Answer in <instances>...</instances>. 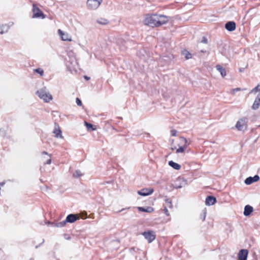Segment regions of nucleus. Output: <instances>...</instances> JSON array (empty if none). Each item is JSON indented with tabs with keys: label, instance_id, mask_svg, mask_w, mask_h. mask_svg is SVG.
Instances as JSON below:
<instances>
[{
	"label": "nucleus",
	"instance_id": "obj_16",
	"mask_svg": "<svg viewBox=\"0 0 260 260\" xmlns=\"http://www.w3.org/2000/svg\"><path fill=\"white\" fill-rule=\"evenodd\" d=\"M225 28L228 31H232L236 29V23L234 21H229L226 23Z\"/></svg>",
	"mask_w": 260,
	"mask_h": 260
},
{
	"label": "nucleus",
	"instance_id": "obj_21",
	"mask_svg": "<svg viewBox=\"0 0 260 260\" xmlns=\"http://www.w3.org/2000/svg\"><path fill=\"white\" fill-rule=\"evenodd\" d=\"M10 29V26L7 24H0V34L7 32Z\"/></svg>",
	"mask_w": 260,
	"mask_h": 260
},
{
	"label": "nucleus",
	"instance_id": "obj_4",
	"mask_svg": "<svg viewBox=\"0 0 260 260\" xmlns=\"http://www.w3.org/2000/svg\"><path fill=\"white\" fill-rule=\"evenodd\" d=\"M248 119L246 117H242L240 119L236 124V128L239 131H244L246 129Z\"/></svg>",
	"mask_w": 260,
	"mask_h": 260
},
{
	"label": "nucleus",
	"instance_id": "obj_39",
	"mask_svg": "<svg viewBox=\"0 0 260 260\" xmlns=\"http://www.w3.org/2000/svg\"><path fill=\"white\" fill-rule=\"evenodd\" d=\"M166 203H167L168 204V206L170 207H171L172 206V203L171 201H169V199H167L166 200Z\"/></svg>",
	"mask_w": 260,
	"mask_h": 260
},
{
	"label": "nucleus",
	"instance_id": "obj_15",
	"mask_svg": "<svg viewBox=\"0 0 260 260\" xmlns=\"http://www.w3.org/2000/svg\"><path fill=\"white\" fill-rule=\"evenodd\" d=\"M248 255V250L246 249H241L238 254V257L240 260H246Z\"/></svg>",
	"mask_w": 260,
	"mask_h": 260
},
{
	"label": "nucleus",
	"instance_id": "obj_5",
	"mask_svg": "<svg viewBox=\"0 0 260 260\" xmlns=\"http://www.w3.org/2000/svg\"><path fill=\"white\" fill-rule=\"evenodd\" d=\"M180 140V144L182 145V146H180L178 149H177L176 153H183L186 149L187 146L190 144L189 142H188L187 140L183 137H180L179 138Z\"/></svg>",
	"mask_w": 260,
	"mask_h": 260
},
{
	"label": "nucleus",
	"instance_id": "obj_1",
	"mask_svg": "<svg viewBox=\"0 0 260 260\" xmlns=\"http://www.w3.org/2000/svg\"><path fill=\"white\" fill-rule=\"evenodd\" d=\"M67 54L66 63L67 68L71 72L76 71L78 67V62L75 53L72 50H69Z\"/></svg>",
	"mask_w": 260,
	"mask_h": 260
},
{
	"label": "nucleus",
	"instance_id": "obj_7",
	"mask_svg": "<svg viewBox=\"0 0 260 260\" xmlns=\"http://www.w3.org/2000/svg\"><path fill=\"white\" fill-rule=\"evenodd\" d=\"M142 234L149 243L153 241L156 238L155 233L153 231H145Z\"/></svg>",
	"mask_w": 260,
	"mask_h": 260
},
{
	"label": "nucleus",
	"instance_id": "obj_18",
	"mask_svg": "<svg viewBox=\"0 0 260 260\" xmlns=\"http://www.w3.org/2000/svg\"><path fill=\"white\" fill-rule=\"evenodd\" d=\"M216 202V199L213 196H208L205 201L206 205L208 206L213 205Z\"/></svg>",
	"mask_w": 260,
	"mask_h": 260
},
{
	"label": "nucleus",
	"instance_id": "obj_11",
	"mask_svg": "<svg viewBox=\"0 0 260 260\" xmlns=\"http://www.w3.org/2000/svg\"><path fill=\"white\" fill-rule=\"evenodd\" d=\"M79 219V216L77 214H70L68 215L65 220L66 223L67 222L73 223Z\"/></svg>",
	"mask_w": 260,
	"mask_h": 260
},
{
	"label": "nucleus",
	"instance_id": "obj_38",
	"mask_svg": "<svg viewBox=\"0 0 260 260\" xmlns=\"http://www.w3.org/2000/svg\"><path fill=\"white\" fill-rule=\"evenodd\" d=\"M164 212H165V214H166L167 216H169V215H170V214H169V211H168V210L167 209V207H165L164 208Z\"/></svg>",
	"mask_w": 260,
	"mask_h": 260
},
{
	"label": "nucleus",
	"instance_id": "obj_22",
	"mask_svg": "<svg viewBox=\"0 0 260 260\" xmlns=\"http://www.w3.org/2000/svg\"><path fill=\"white\" fill-rule=\"evenodd\" d=\"M48 224H51L52 226H55V227H57V228H62V227H63L66 224V222L64 220L62 221L56 222V223L48 222Z\"/></svg>",
	"mask_w": 260,
	"mask_h": 260
},
{
	"label": "nucleus",
	"instance_id": "obj_42",
	"mask_svg": "<svg viewBox=\"0 0 260 260\" xmlns=\"http://www.w3.org/2000/svg\"><path fill=\"white\" fill-rule=\"evenodd\" d=\"M181 186H177L176 187V188H181Z\"/></svg>",
	"mask_w": 260,
	"mask_h": 260
},
{
	"label": "nucleus",
	"instance_id": "obj_20",
	"mask_svg": "<svg viewBox=\"0 0 260 260\" xmlns=\"http://www.w3.org/2000/svg\"><path fill=\"white\" fill-rule=\"evenodd\" d=\"M252 211V207L250 205H246L244 208V215L246 216H249Z\"/></svg>",
	"mask_w": 260,
	"mask_h": 260
},
{
	"label": "nucleus",
	"instance_id": "obj_23",
	"mask_svg": "<svg viewBox=\"0 0 260 260\" xmlns=\"http://www.w3.org/2000/svg\"><path fill=\"white\" fill-rule=\"evenodd\" d=\"M216 68L217 70L220 72L221 76L224 77L226 76V71L224 68H223L219 64H217L216 66Z\"/></svg>",
	"mask_w": 260,
	"mask_h": 260
},
{
	"label": "nucleus",
	"instance_id": "obj_14",
	"mask_svg": "<svg viewBox=\"0 0 260 260\" xmlns=\"http://www.w3.org/2000/svg\"><path fill=\"white\" fill-rule=\"evenodd\" d=\"M116 43L119 46L120 50H124L126 49V42L123 39L121 38H117Z\"/></svg>",
	"mask_w": 260,
	"mask_h": 260
},
{
	"label": "nucleus",
	"instance_id": "obj_10",
	"mask_svg": "<svg viewBox=\"0 0 260 260\" xmlns=\"http://www.w3.org/2000/svg\"><path fill=\"white\" fill-rule=\"evenodd\" d=\"M154 192L152 188H145L138 190L137 193L142 196H147L151 194Z\"/></svg>",
	"mask_w": 260,
	"mask_h": 260
},
{
	"label": "nucleus",
	"instance_id": "obj_35",
	"mask_svg": "<svg viewBox=\"0 0 260 260\" xmlns=\"http://www.w3.org/2000/svg\"><path fill=\"white\" fill-rule=\"evenodd\" d=\"M76 104L78 106H82V102L78 98H76Z\"/></svg>",
	"mask_w": 260,
	"mask_h": 260
},
{
	"label": "nucleus",
	"instance_id": "obj_41",
	"mask_svg": "<svg viewBox=\"0 0 260 260\" xmlns=\"http://www.w3.org/2000/svg\"><path fill=\"white\" fill-rule=\"evenodd\" d=\"M86 79V80H89V77H87V76H85L84 77Z\"/></svg>",
	"mask_w": 260,
	"mask_h": 260
},
{
	"label": "nucleus",
	"instance_id": "obj_30",
	"mask_svg": "<svg viewBox=\"0 0 260 260\" xmlns=\"http://www.w3.org/2000/svg\"><path fill=\"white\" fill-rule=\"evenodd\" d=\"M260 92V84H258L255 87H254V88H253L250 91V93H256L257 92Z\"/></svg>",
	"mask_w": 260,
	"mask_h": 260
},
{
	"label": "nucleus",
	"instance_id": "obj_37",
	"mask_svg": "<svg viewBox=\"0 0 260 260\" xmlns=\"http://www.w3.org/2000/svg\"><path fill=\"white\" fill-rule=\"evenodd\" d=\"M202 43L207 44L208 43V40L205 37H203L201 41Z\"/></svg>",
	"mask_w": 260,
	"mask_h": 260
},
{
	"label": "nucleus",
	"instance_id": "obj_32",
	"mask_svg": "<svg viewBox=\"0 0 260 260\" xmlns=\"http://www.w3.org/2000/svg\"><path fill=\"white\" fill-rule=\"evenodd\" d=\"M183 54L185 56V57L186 58V59H189V58H191V57H192V55L191 53H190L189 52H188L187 51H185L184 52H183Z\"/></svg>",
	"mask_w": 260,
	"mask_h": 260
},
{
	"label": "nucleus",
	"instance_id": "obj_45",
	"mask_svg": "<svg viewBox=\"0 0 260 260\" xmlns=\"http://www.w3.org/2000/svg\"><path fill=\"white\" fill-rule=\"evenodd\" d=\"M29 260H34V259H32V258H31V259H30Z\"/></svg>",
	"mask_w": 260,
	"mask_h": 260
},
{
	"label": "nucleus",
	"instance_id": "obj_12",
	"mask_svg": "<svg viewBox=\"0 0 260 260\" xmlns=\"http://www.w3.org/2000/svg\"><path fill=\"white\" fill-rule=\"evenodd\" d=\"M53 134H54V136L56 138H63V136H62V132L61 131L58 124L56 123H55L54 125V128L53 132Z\"/></svg>",
	"mask_w": 260,
	"mask_h": 260
},
{
	"label": "nucleus",
	"instance_id": "obj_3",
	"mask_svg": "<svg viewBox=\"0 0 260 260\" xmlns=\"http://www.w3.org/2000/svg\"><path fill=\"white\" fill-rule=\"evenodd\" d=\"M36 94L45 102H49L52 99V95L47 91L46 87L41 88L36 92Z\"/></svg>",
	"mask_w": 260,
	"mask_h": 260
},
{
	"label": "nucleus",
	"instance_id": "obj_24",
	"mask_svg": "<svg viewBox=\"0 0 260 260\" xmlns=\"http://www.w3.org/2000/svg\"><path fill=\"white\" fill-rule=\"evenodd\" d=\"M168 164L170 166H171V167H172L173 168L176 170H179L181 168V166L179 164L175 162L172 160L169 161Z\"/></svg>",
	"mask_w": 260,
	"mask_h": 260
},
{
	"label": "nucleus",
	"instance_id": "obj_25",
	"mask_svg": "<svg viewBox=\"0 0 260 260\" xmlns=\"http://www.w3.org/2000/svg\"><path fill=\"white\" fill-rule=\"evenodd\" d=\"M138 209L139 211H140L148 212V213L152 212L153 211V209L151 207H147L146 208L140 207H138Z\"/></svg>",
	"mask_w": 260,
	"mask_h": 260
},
{
	"label": "nucleus",
	"instance_id": "obj_36",
	"mask_svg": "<svg viewBox=\"0 0 260 260\" xmlns=\"http://www.w3.org/2000/svg\"><path fill=\"white\" fill-rule=\"evenodd\" d=\"M177 131L175 129H173L171 131V134L172 136H176Z\"/></svg>",
	"mask_w": 260,
	"mask_h": 260
},
{
	"label": "nucleus",
	"instance_id": "obj_33",
	"mask_svg": "<svg viewBox=\"0 0 260 260\" xmlns=\"http://www.w3.org/2000/svg\"><path fill=\"white\" fill-rule=\"evenodd\" d=\"M84 123H85V125H86V126L88 129H92V130L95 129V128L93 127V126L92 124H91L89 123H88L86 121H85Z\"/></svg>",
	"mask_w": 260,
	"mask_h": 260
},
{
	"label": "nucleus",
	"instance_id": "obj_43",
	"mask_svg": "<svg viewBox=\"0 0 260 260\" xmlns=\"http://www.w3.org/2000/svg\"><path fill=\"white\" fill-rule=\"evenodd\" d=\"M106 183H110V182H106Z\"/></svg>",
	"mask_w": 260,
	"mask_h": 260
},
{
	"label": "nucleus",
	"instance_id": "obj_13",
	"mask_svg": "<svg viewBox=\"0 0 260 260\" xmlns=\"http://www.w3.org/2000/svg\"><path fill=\"white\" fill-rule=\"evenodd\" d=\"M259 179V177L258 175H256L254 177H249L247 178L245 181L244 183L247 185H250L254 182L257 181Z\"/></svg>",
	"mask_w": 260,
	"mask_h": 260
},
{
	"label": "nucleus",
	"instance_id": "obj_44",
	"mask_svg": "<svg viewBox=\"0 0 260 260\" xmlns=\"http://www.w3.org/2000/svg\"><path fill=\"white\" fill-rule=\"evenodd\" d=\"M102 184H105V182H103V183H102Z\"/></svg>",
	"mask_w": 260,
	"mask_h": 260
},
{
	"label": "nucleus",
	"instance_id": "obj_6",
	"mask_svg": "<svg viewBox=\"0 0 260 260\" xmlns=\"http://www.w3.org/2000/svg\"><path fill=\"white\" fill-rule=\"evenodd\" d=\"M33 18H42L44 19L46 17L43 12L35 4L32 5Z\"/></svg>",
	"mask_w": 260,
	"mask_h": 260
},
{
	"label": "nucleus",
	"instance_id": "obj_29",
	"mask_svg": "<svg viewBox=\"0 0 260 260\" xmlns=\"http://www.w3.org/2000/svg\"><path fill=\"white\" fill-rule=\"evenodd\" d=\"M33 71L34 72L39 74L41 76H43L44 75V70L41 68L34 69Z\"/></svg>",
	"mask_w": 260,
	"mask_h": 260
},
{
	"label": "nucleus",
	"instance_id": "obj_17",
	"mask_svg": "<svg viewBox=\"0 0 260 260\" xmlns=\"http://www.w3.org/2000/svg\"><path fill=\"white\" fill-rule=\"evenodd\" d=\"M260 106V92L257 94L255 98L254 102L252 106V108L253 110H256L259 108Z\"/></svg>",
	"mask_w": 260,
	"mask_h": 260
},
{
	"label": "nucleus",
	"instance_id": "obj_26",
	"mask_svg": "<svg viewBox=\"0 0 260 260\" xmlns=\"http://www.w3.org/2000/svg\"><path fill=\"white\" fill-rule=\"evenodd\" d=\"M97 23L102 25H105L108 24V21L105 18H99L96 20Z\"/></svg>",
	"mask_w": 260,
	"mask_h": 260
},
{
	"label": "nucleus",
	"instance_id": "obj_34",
	"mask_svg": "<svg viewBox=\"0 0 260 260\" xmlns=\"http://www.w3.org/2000/svg\"><path fill=\"white\" fill-rule=\"evenodd\" d=\"M245 90V89H241V88H236L233 89L232 90V93L234 94L236 92Z\"/></svg>",
	"mask_w": 260,
	"mask_h": 260
},
{
	"label": "nucleus",
	"instance_id": "obj_19",
	"mask_svg": "<svg viewBox=\"0 0 260 260\" xmlns=\"http://www.w3.org/2000/svg\"><path fill=\"white\" fill-rule=\"evenodd\" d=\"M58 32L61 37L62 40L69 41H71L72 40L71 37L69 36V35L68 34L64 33L60 29L58 30Z\"/></svg>",
	"mask_w": 260,
	"mask_h": 260
},
{
	"label": "nucleus",
	"instance_id": "obj_31",
	"mask_svg": "<svg viewBox=\"0 0 260 260\" xmlns=\"http://www.w3.org/2000/svg\"><path fill=\"white\" fill-rule=\"evenodd\" d=\"M74 178H79L80 176H82V174L81 173L80 170H77L73 175Z\"/></svg>",
	"mask_w": 260,
	"mask_h": 260
},
{
	"label": "nucleus",
	"instance_id": "obj_40",
	"mask_svg": "<svg viewBox=\"0 0 260 260\" xmlns=\"http://www.w3.org/2000/svg\"><path fill=\"white\" fill-rule=\"evenodd\" d=\"M5 183V182H1V183H0V187L4 186Z\"/></svg>",
	"mask_w": 260,
	"mask_h": 260
},
{
	"label": "nucleus",
	"instance_id": "obj_2",
	"mask_svg": "<svg viewBox=\"0 0 260 260\" xmlns=\"http://www.w3.org/2000/svg\"><path fill=\"white\" fill-rule=\"evenodd\" d=\"M157 17V14H147L145 17L143 23L152 27H158Z\"/></svg>",
	"mask_w": 260,
	"mask_h": 260
},
{
	"label": "nucleus",
	"instance_id": "obj_28",
	"mask_svg": "<svg viewBox=\"0 0 260 260\" xmlns=\"http://www.w3.org/2000/svg\"><path fill=\"white\" fill-rule=\"evenodd\" d=\"M206 214H207V211L206 209H204L202 213L200 215V218L202 219L203 221H204L206 217Z\"/></svg>",
	"mask_w": 260,
	"mask_h": 260
},
{
	"label": "nucleus",
	"instance_id": "obj_8",
	"mask_svg": "<svg viewBox=\"0 0 260 260\" xmlns=\"http://www.w3.org/2000/svg\"><path fill=\"white\" fill-rule=\"evenodd\" d=\"M102 2V0H87V8L90 10H95L100 6Z\"/></svg>",
	"mask_w": 260,
	"mask_h": 260
},
{
	"label": "nucleus",
	"instance_id": "obj_27",
	"mask_svg": "<svg viewBox=\"0 0 260 260\" xmlns=\"http://www.w3.org/2000/svg\"><path fill=\"white\" fill-rule=\"evenodd\" d=\"M42 154H43L48 155V153L47 152H46V151H43L42 152ZM49 158L46 161L44 162V165H50L51 163V161H52L51 158V154H49Z\"/></svg>",
	"mask_w": 260,
	"mask_h": 260
},
{
	"label": "nucleus",
	"instance_id": "obj_9",
	"mask_svg": "<svg viewBox=\"0 0 260 260\" xmlns=\"http://www.w3.org/2000/svg\"><path fill=\"white\" fill-rule=\"evenodd\" d=\"M158 27L167 23L169 19V17L164 15H158L157 17Z\"/></svg>",
	"mask_w": 260,
	"mask_h": 260
}]
</instances>
